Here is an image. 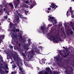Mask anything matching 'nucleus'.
<instances>
[{
    "mask_svg": "<svg viewBox=\"0 0 74 74\" xmlns=\"http://www.w3.org/2000/svg\"><path fill=\"white\" fill-rule=\"evenodd\" d=\"M39 74H43V73H42V71H40L39 73Z\"/></svg>",
    "mask_w": 74,
    "mask_h": 74,
    "instance_id": "58836bf2",
    "label": "nucleus"
},
{
    "mask_svg": "<svg viewBox=\"0 0 74 74\" xmlns=\"http://www.w3.org/2000/svg\"><path fill=\"white\" fill-rule=\"evenodd\" d=\"M5 8L7 7V5H8V3H5Z\"/></svg>",
    "mask_w": 74,
    "mask_h": 74,
    "instance_id": "72a5a7b5",
    "label": "nucleus"
},
{
    "mask_svg": "<svg viewBox=\"0 0 74 74\" xmlns=\"http://www.w3.org/2000/svg\"><path fill=\"white\" fill-rule=\"evenodd\" d=\"M3 37H4V36H0V38H1V37H2V38H3Z\"/></svg>",
    "mask_w": 74,
    "mask_h": 74,
    "instance_id": "6e6d98bb",
    "label": "nucleus"
},
{
    "mask_svg": "<svg viewBox=\"0 0 74 74\" xmlns=\"http://www.w3.org/2000/svg\"><path fill=\"white\" fill-rule=\"evenodd\" d=\"M69 67H70V66L66 64L64 65V68L66 70L65 71V73H68L69 72L68 70L69 69Z\"/></svg>",
    "mask_w": 74,
    "mask_h": 74,
    "instance_id": "0eeeda50",
    "label": "nucleus"
},
{
    "mask_svg": "<svg viewBox=\"0 0 74 74\" xmlns=\"http://www.w3.org/2000/svg\"><path fill=\"white\" fill-rule=\"evenodd\" d=\"M23 58H24V60H26V59H27V58L26 57V56H25V57H24Z\"/></svg>",
    "mask_w": 74,
    "mask_h": 74,
    "instance_id": "ea45409f",
    "label": "nucleus"
},
{
    "mask_svg": "<svg viewBox=\"0 0 74 74\" xmlns=\"http://www.w3.org/2000/svg\"><path fill=\"white\" fill-rule=\"evenodd\" d=\"M24 64L26 66V67H28V66H29V64L27 63V62H26L25 61H24Z\"/></svg>",
    "mask_w": 74,
    "mask_h": 74,
    "instance_id": "412c9836",
    "label": "nucleus"
},
{
    "mask_svg": "<svg viewBox=\"0 0 74 74\" xmlns=\"http://www.w3.org/2000/svg\"><path fill=\"white\" fill-rule=\"evenodd\" d=\"M12 55L14 60H17V61H18L19 56H18V55L17 54L16 52H14V54H12Z\"/></svg>",
    "mask_w": 74,
    "mask_h": 74,
    "instance_id": "423d86ee",
    "label": "nucleus"
},
{
    "mask_svg": "<svg viewBox=\"0 0 74 74\" xmlns=\"http://www.w3.org/2000/svg\"><path fill=\"white\" fill-rule=\"evenodd\" d=\"M29 1H26L25 3H26V4H27L28 3V4L29 5Z\"/></svg>",
    "mask_w": 74,
    "mask_h": 74,
    "instance_id": "de8ad7c7",
    "label": "nucleus"
},
{
    "mask_svg": "<svg viewBox=\"0 0 74 74\" xmlns=\"http://www.w3.org/2000/svg\"><path fill=\"white\" fill-rule=\"evenodd\" d=\"M32 1H30V3H28L29 4V5H30V9H32V8H33V6L32 4Z\"/></svg>",
    "mask_w": 74,
    "mask_h": 74,
    "instance_id": "f3484780",
    "label": "nucleus"
},
{
    "mask_svg": "<svg viewBox=\"0 0 74 74\" xmlns=\"http://www.w3.org/2000/svg\"><path fill=\"white\" fill-rule=\"evenodd\" d=\"M18 36H17V34H13V36L12 37V38L13 40H14L15 38L16 39Z\"/></svg>",
    "mask_w": 74,
    "mask_h": 74,
    "instance_id": "4468645a",
    "label": "nucleus"
},
{
    "mask_svg": "<svg viewBox=\"0 0 74 74\" xmlns=\"http://www.w3.org/2000/svg\"><path fill=\"white\" fill-rule=\"evenodd\" d=\"M47 12H48V13H49V11L48 10H47Z\"/></svg>",
    "mask_w": 74,
    "mask_h": 74,
    "instance_id": "0e129e2a",
    "label": "nucleus"
},
{
    "mask_svg": "<svg viewBox=\"0 0 74 74\" xmlns=\"http://www.w3.org/2000/svg\"><path fill=\"white\" fill-rule=\"evenodd\" d=\"M45 29V27L41 26L39 29L37 30V31L39 33H42L44 34H45V33H44Z\"/></svg>",
    "mask_w": 74,
    "mask_h": 74,
    "instance_id": "39448f33",
    "label": "nucleus"
},
{
    "mask_svg": "<svg viewBox=\"0 0 74 74\" xmlns=\"http://www.w3.org/2000/svg\"><path fill=\"white\" fill-rule=\"evenodd\" d=\"M51 36L53 37V40L54 41H55V42H56V43H58V41H62V38H61L60 37H59V38L58 37L55 38L54 37H53V35H51Z\"/></svg>",
    "mask_w": 74,
    "mask_h": 74,
    "instance_id": "20e7f679",
    "label": "nucleus"
},
{
    "mask_svg": "<svg viewBox=\"0 0 74 74\" xmlns=\"http://www.w3.org/2000/svg\"><path fill=\"white\" fill-rule=\"evenodd\" d=\"M59 25L60 26H62V24L60 23L59 24Z\"/></svg>",
    "mask_w": 74,
    "mask_h": 74,
    "instance_id": "49530a36",
    "label": "nucleus"
},
{
    "mask_svg": "<svg viewBox=\"0 0 74 74\" xmlns=\"http://www.w3.org/2000/svg\"><path fill=\"white\" fill-rule=\"evenodd\" d=\"M21 43H19L17 46V49H21Z\"/></svg>",
    "mask_w": 74,
    "mask_h": 74,
    "instance_id": "6ab92c4d",
    "label": "nucleus"
},
{
    "mask_svg": "<svg viewBox=\"0 0 74 74\" xmlns=\"http://www.w3.org/2000/svg\"><path fill=\"white\" fill-rule=\"evenodd\" d=\"M46 70L47 71L49 72V70H50V68H49V67L46 68Z\"/></svg>",
    "mask_w": 74,
    "mask_h": 74,
    "instance_id": "b1692460",
    "label": "nucleus"
},
{
    "mask_svg": "<svg viewBox=\"0 0 74 74\" xmlns=\"http://www.w3.org/2000/svg\"><path fill=\"white\" fill-rule=\"evenodd\" d=\"M56 72H53V74H56Z\"/></svg>",
    "mask_w": 74,
    "mask_h": 74,
    "instance_id": "052dcab7",
    "label": "nucleus"
},
{
    "mask_svg": "<svg viewBox=\"0 0 74 74\" xmlns=\"http://www.w3.org/2000/svg\"><path fill=\"white\" fill-rule=\"evenodd\" d=\"M70 69L71 70L69 71V73H66V74H71V73H70V72H71V73H72V72H73V67H71Z\"/></svg>",
    "mask_w": 74,
    "mask_h": 74,
    "instance_id": "dca6fc26",
    "label": "nucleus"
},
{
    "mask_svg": "<svg viewBox=\"0 0 74 74\" xmlns=\"http://www.w3.org/2000/svg\"><path fill=\"white\" fill-rule=\"evenodd\" d=\"M9 5H10L11 8L12 9H13V8H14V5H13V4H12V3H10L9 4Z\"/></svg>",
    "mask_w": 74,
    "mask_h": 74,
    "instance_id": "aec40b11",
    "label": "nucleus"
},
{
    "mask_svg": "<svg viewBox=\"0 0 74 74\" xmlns=\"http://www.w3.org/2000/svg\"><path fill=\"white\" fill-rule=\"evenodd\" d=\"M15 42L13 41V40L12 42V43H14Z\"/></svg>",
    "mask_w": 74,
    "mask_h": 74,
    "instance_id": "680f3d73",
    "label": "nucleus"
},
{
    "mask_svg": "<svg viewBox=\"0 0 74 74\" xmlns=\"http://www.w3.org/2000/svg\"><path fill=\"white\" fill-rule=\"evenodd\" d=\"M56 74H59V72H56Z\"/></svg>",
    "mask_w": 74,
    "mask_h": 74,
    "instance_id": "13d9d810",
    "label": "nucleus"
},
{
    "mask_svg": "<svg viewBox=\"0 0 74 74\" xmlns=\"http://www.w3.org/2000/svg\"><path fill=\"white\" fill-rule=\"evenodd\" d=\"M42 63H43V64H45V60H42Z\"/></svg>",
    "mask_w": 74,
    "mask_h": 74,
    "instance_id": "a19ab883",
    "label": "nucleus"
},
{
    "mask_svg": "<svg viewBox=\"0 0 74 74\" xmlns=\"http://www.w3.org/2000/svg\"><path fill=\"white\" fill-rule=\"evenodd\" d=\"M19 37L21 39H22V34H19Z\"/></svg>",
    "mask_w": 74,
    "mask_h": 74,
    "instance_id": "393cba45",
    "label": "nucleus"
},
{
    "mask_svg": "<svg viewBox=\"0 0 74 74\" xmlns=\"http://www.w3.org/2000/svg\"><path fill=\"white\" fill-rule=\"evenodd\" d=\"M60 53H59L60 55H62V51L60 50L59 51Z\"/></svg>",
    "mask_w": 74,
    "mask_h": 74,
    "instance_id": "c03bdc74",
    "label": "nucleus"
},
{
    "mask_svg": "<svg viewBox=\"0 0 74 74\" xmlns=\"http://www.w3.org/2000/svg\"><path fill=\"white\" fill-rule=\"evenodd\" d=\"M29 46H30V45H28V44H26L24 45V47L26 50L28 51L29 49H28V47Z\"/></svg>",
    "mask_w": 74,
    "mask_h": 74,
    "instance_id": "2eb2a0df",
    "label": "nucleus"
},
{
    "mask_svg": "<svg viewBox=\"0 0 74 74\" xmlns=\"http://www.w3.org/2000/svg\"><path fill=\"white\" fill-rule=\"evenodd\" d=\"M51 5H50V7H51L52 8H54V9H56V8H57V7H58V6L56 5L54 3H51Z\"/></svg>",
    "mask_w": 74,
    "mask_h": 74,
    "instance_id": "6e6552de",
    "label": "nucleus"
},
{
    "mask_svg": "<svg viewBox=\"0 0 74 74\" xmlns=\"http://www.w3.org/2000/svg\"><path fill=\"white\" fill-rule=\"evenodd\" d=\"M2 21H4V20L3 19H2Z\"/></svg>",
    "mask_w": 74,
    "mask_h": 74,
    "instance_id": "774afa93",
    "label": "nucleus"
},
{
    "mask_svg": "<svg viewBox=\"0 0 74 74\" xmlns=\"http://www.w3.org/2000/svg\"><path fill=\"white\" fill-rule=\"evenodd\" d=\"M6 73H8V71H5Z\"/></svg>",
    "mask_w": 74,
    "mask_h": 74,
    "instance_id": "e2e57ef3",
    "label": "nucleus"
},
{
    "mask_svg": "<svg viewBox=\"0 0 74 74\" xmlns=\"http://www.w3.org/2000/svg\"><path fill=\"white\" fill-rule=\"evenodd\" d=\"M20 1L19 0H17L15 2H14V4H15V7H16L18 5H19V3Z\"/></svg>",
    "mask_w": 74,
    "mask_h": 74,
    "instance_id": "f8f14e48",
    "label": "nucleus"
},
{
    "mask_svg": "<svg viewBox=\"0 0 74 74\" xmlns=\"http://www.w3.org/2000/svg\"><path fill=\"white\" fill-rule=\"evenodd\" d=\"M6 69H8V66H6Z\"/></svg>",
    "mask_w": 74,
    "mask_h": 74,
    "instance_id": "69168bd1",
    "label": "nucleus"
},
{
    "mask_svg": "<svg viewBox=\"0 0 74 74\" xmlns=\"http://www.w3.org/2000/svg\"><path fill=\"white\" fill-rule=\"evenodd\" d=\"M48 10H51V8H47Z\"/></svg>",
    "mask_w": 74,
    "mask_h": 74,
    "instance_id": "09e8293b",
    "label": "nucleus"
},
{
    "mask_svg": "<svg viewBox=\"0 0 74 74\" xmlns=\"http://www.w3.org/2000/svg\"><path fill=\"white\" fill-rule=\"evenodd\" d=\"M0 64H1V66H3V63H1V62H0Z\"/></svg>",
    "mask_w": 74,
    "mask_h": 74,
    "instance_id": "4d7b16f0",
    "label": "nucleus"
},
{
    "mask_svg": "<svg viewBox=\"0 0 74 74\" xmlns=\"http://www.w3.org/2000/svg\"><path fill=\"white\" fill-rule=\"evenodd\" d=\"M36 5L37 3H36V1H33V5Z\"/></svg>",
    "mask_w": 74,
    "mask_h": 74,
    "instance_id": "4be33fe9",
    "label": "nucleus"
},
{
    "mask_svg": "<svg viewBox=\"0 0 74 74\" xmlns=\"http://www.w3.org/2000/svg\"><path fill=\"white\" fill-rule=\"evenodd\" d=\"M71 64L72 65H73V66H74V62H72L71 63Z\"/></svg>",
    "mask_w": 74,
    "mask_h": 74,
    "instance_id": "a18cd8bd",
    "label": "nucleus"
},
{
    "mask_svg": "<svg viewBox=\"0 0 74 74\" xmlns=\"http://www.w3.org/2000/svg\"><path fill=\"white\" fill-rule=\"evenodd\" d=\"M72 34H73V31H71V35H72Z\"/></svg>",
    "mask_w": 74,
    "mask_h": 74,
    "instance_id": "e433bc0d",
    "label": "nucleus"
},
{
    "mask_svg": "<svg viewBox=\"0 0 74 74\" xmlns=\"http://www.w3.org/2000/svg\"><path fill=\"white\" fill-rule=\"evenodd\" d=\"M71 49V47H69L68 48H67V49H68V50H69L70 49Z\"/></svg>",
    "mask_w": 74,
    "mask_h": 74,
    "instance_id": "79ce46f5",
    "label": "nucleus"
},
{
    "mask_svg": "<svg viewBox=\"0 0 74 74\" xmlns=\"http://www.w3.org/2000/svg\"><path fill=\"white\" fill-rule=\"evenodd\" d=\"M0 7H1V8H3V5H0Z\"/></svg>",
    "mask_w": 74,
    "mask_h": 74,
    "instance_id": "603ef678",
    "label": "nucleus"
},
{
    "mask_svg": "<svg viewBox=\"0 0 74 74\" xmlns=\"http://www.w3.org/2000/svg\"><path fill=\"white\" fill-rule=\"evenodd\" d=\"M18 69L20 71L19 72L20 74H26V72L25 71V69L21 67L22 66V63L21 62L18 64Z\"/></svg>",
    "mask_w": 74,
    "mask_h": 74,
    "instance_id": "f257e3e1",
    "label": "nucleus"
},
{
    "mask_svg": "<svg viewBox=\"0 0 74 74\" xmlns=\"http://www.w3.org/2000/svg\"><path fill=\"white\" fill-rule=\"evenodd\" d=\"M17 15H18L19 16H21V14H20V13H17Z\"/></svg>",
    "mask_w": 74,
    "mask_h": 74,
    "instance_id": "3c124183",
    "label": "nucleus"
},
{
    "mask_svg": "<svg viewBox=\"0 0 74 74\" xmlns=\"http://www.w3.org/2000/svg\"><path fill=\"white\" fill-rule=\"evenodd\" d=\"M2 67L0 66V73H1V74H4L5 73V72L4 70L2 69Z\"/></svg>",
    "mask_w": 74,
    "mask_h": 74,
    "instance_id": "ddd939ff",
    "label": "nucleus"
},
{
    "mask_svg": "<svg viewBox=\"0 0 74 74\" xmlns=\"http://www.w3.org/2000/svg\"><path fill=\"white\" fill-rule=\"evenodd\" d=\"M16 13H17V14L18 13H19V12H18V10H16Z\"/></svg>",
    "mask_w": 74,
    "mask_h": 74,
    "instance_id": "8fccbe9b",
    "label": "nucleus"
},
{
    "mask_svg": "<svg viewBox=\"0 0 74 74\" xmlns=\"http://www.w3.org/2000/svg\"><path fill=\"white\" fill-rule=\"evenodd\" d=\"M9 47L10 48V49H11L12 50V49H13V46H11V45H9Z\"/></svg>",
    "mask_w": 74,
    "mask_h": 74,
    "instance_id": "c756f323",
    "label": "nucleus"
},
{
    "mask_svg": "<svg viewBox=\"0 0 74 74\" xmlns=\"http://www.w3.org/2000/svg\"><path fill=\"white\" fill-rule=\"evenodd\" d=\"M54 59H56V61L58 62L59 61L60 59V58H58V57H54Z\"/></svg>",
    "mask_w": 74,
    "mask_h": 74,
    "instance_id": "5701e85b",
    "label": "nucleus"
},
{
    "mask_svg": "<svg viewBox=\"0 0 74 74\" xmlns=\"http://www.w3.org/2000/svg\"><path fill=\"white\" fill-rule=\"evenodd\" d=\"M71 1H73V2H74V0H71Z\"/></svg>",
    "mask_w": 74,
    "mask_h": 74,
    "instance_id": "338daca9",
    "label": "nucleus"
},
{
    "mask_svg": "<svg viewBox=\"0 0 74 74\" xmlns=\"http://www.w3.org/2000/svg\"><path fill=\"white\" fill-rule=\"evenodd\" d=\"M4 52H6V53H7V54H8V53H7V52L6 51H5V50H4Z\"/></svg>",
    "mask_w": 74,
    "mask_h": 74,
    "instance_id": "864d4df0",
    "label": "nucleus"
},
{
    "mask_svg": "<svg viewBox=\"0 0 74 74\" xmlns=\"http://www.w3.org/2000/svg\"><path fill=\"white\" fill-rule=\"evenodd\" d=\"M30 53L32 54H34V51L33 50L31 51H30Z\"/></svg>",
    "mask_w": 74,
    "mask_h": 74,
    "instance_id": "c85d7f7f",
    "label": "nucleus"
},
{
    "mask_svg": "<svg viewBox=\"0 0 74 74\" xmlns=\"http://www.w3.org/2000/svg\"><path fill=\"white\" fill-rule=\"evenodd\" d=\"M12 66L13 67V69H15V68H16V67H17L16 65V64H15V63L14 64L13 66Z\"/></svg>",
    "mask_w": 74,
    "mask_h": 74,
    "instance_id": "bb28decb",
    "label": "nucleus"
},
{
    "mask_svg": "<svg viewBox=\"0 0 74 74\" xmlns=\"http://www.w3.org/2000/svg\"><path fill=\"white\" fill-rule=\"evenodd\" d=\"M0 59L1 60V61L2 62H4V61H3V57H2L1 56L0 57ZM1 63V61L0 60V63Z\"/></svg>",
    "mask_w": 74,
    "mask_h": 74,
    "instance_id": "cd10ccee",
    "label": "nucleus"
},
{
    "mask_svg": "<svg viewBox=\"0 0 74 74\" xmlns=\"http://www.w3.org/2000/svg\"><path fill=\"white\" fill-rule=\"evenodd\" d=\"M52 26V25L51 24H49L48 25V27L47 28H49V27H51V26Z\"/></svg>",
    "mask_w": 74,
    "mask_h": 74,
    "instance_id": "f704fd0d",
    "label": "nucleus"
},
{
    "mask_svg": "<svg viewBox=\"0 0 74 74\" xmlns=\"http://www.w3.org/2000/svg\"><path fill=\"white\" fill-rule=\"evenodd\" d=\"M14 18L16 19V20L18 23H19V17L17 15H15L14 16Z\"/></svg>",
    "mask_w": 74,
    "mask_h": 74,
    "instance_id": "9b49d317",
    "label": "nucleus"
},
{
    "mask_svg": "<svg viewBox=\"0 0 74 74\" xmlns=\"http://www.w3.org/2000/svg\"><path fill=\"white\" fill-rule=\"evenodd\" d=\"M47 35L48 36H49V37H50V36H49V33H48Z\"/></svg>",
    "mask_w": 74,
    "mask_h": 74,
    "instance_id": "5fc2aeb1",
    "label": "nucleus"
},
{
    "mask_svg": "<svg viewBox=\"0 0 74 74\" xmlns=\"http://www.w3.org/2000/svg\"><path fill=\"white\" fill-rule=\"evenodd\" d=\"M70 10V12L71 13V16L72 18H74V15L73 14V12H74V10H72V7H71L69 8Z\"/></svg>",
    "mask_w": 74,
    "mask_h": 74,
    "instance_id": "9d476101",
    "label": "nucleus"
},
{
    "mask_svg": "<svg viewBox=\"0 0 74 74\" xmlns=\"http://www.w3.org/2000/svg\"><path fill=\"white\" fill-rule=\"evenodd\" d=\"M68 14H69V10H68L66 12V15L67 17L69 16V15H68Z\"/></svg>",
    "mask_w": 74,
    "mask_h": 74,
    "instance_id": "4c0bfd02",
    "label": "nucleus"
},
{
    "mask_svg": "<svg viewBox=\"0 0 74 74\" xmlns=\"http://www.w3.org/2000/svg\"><path fill=\"white\" fill-rule=\"evenodd\" d=\"M28 12H29V11H25V14L26 15H27V14Z\"/></svg>",
    "mask_w": 74,
    "mask_h": 74,
    "instance_id": "473e14b6",
    "label": "nucleus"
},
{
    "mask_svg": "<svg viewBox=\"0 0 74 74\" xmlns=\"http://www.w3.org/2000/svg\"><path fill=\"white\" fill-rule=\"evenodd\" d=\"M22 55L23 56V57H25L26 56L25 55V54H23V53H22Z\"/></svg>",
    "mask_w": 74,
    "mask_h": 74,
    "instance_id": "37998d69",
    "label": "nucleus"
},
{
    "mask_svg": "<svg viewBox=\"0 0 74 74\" xmlns=\"http://www.w3.org/2000/svg\"><path fill=\"white\" fill-rule=\"evenodd\" d=\"M4 19H7L8 18V16H3Z\"/></svg>",
    "mask_w": 74,
    "mask_h": 74,
    "instance_id": "7c9ffc66",
    "label": "nucleus"
},
{
    "mask_svg": "<svg viewBox=\"0 0 74 74\" xmlns=\"http://www.w3.org/2000/svg\"><path fill=\"white\" fill-rule=\"evenodd\" d=\"M70 51H66V52L64 53V55H63L64 58H66V57H67L68 56H69L70 55Z\"/></svg>",
    "mask_w": 74,
    "mask_h": 74,
    "instance_id": "1a4fd4ad",
    "label": "nucleus"
},
{
    "mask_svg": "<svg viewBox=\"0 0 74 74\" xmlns=\"http://www.w3.org/2000/svg\"><path fill=\"white\" fill-rule=\"evenodd\" d=\"M36 52L37 53H38V54H40V51L38 50H36Z\"/></svg>",
    "mask_w": 74,
    "mask_h": 74,
    "instance_id": "2f4dec72",
    "label": "nucleus"
},
{
    "mask_svg": "<svg viewBox=\"0 0 74 74\" xmlns=\"http://www.w3.org/2000/svg\"><path fill=\"white\" fill-rule=\"evenodd\" d=\"M27 19L26 17H23V21H25V20H27Z\"/></svg>",
    "mask_w": 74,
    "mask_h": 74,
    "instance_id": "a878e982",
    "label": "nucleus"
},
{
    "mask_svg": "<svg viewBox=\"0 0 74 74\" xmlns=\"http://www.w3.org/2000/svg\"><path fill=\"white\" fill-rule=\"evenodd\" d=\"M27 57H28L29 59H31L32 58H33V56L32 55H28Z\"/></svg>",
    "mask_w": 74,
    "mask_h": 74,
    "instance_id": "a211bd4d",
    "label": "nucleus"
},
{
    "mask_svg": "<svg viewBox=\"0 0 74 74\" xmlns=\"http://www.w3.org/2000/svg\"><path fill=\"white\" fill-rule=\"evenodd\" d=\"M44 74H49V73L48 72L46 71L44 72Z\"/></svg>",
    "mask_w": 74,
    "mask_h": 74,
    "instance_id": "c9c22d12",
    "label": "nucleus"
},
{
    "mask_svg": "<svg viewBox=\"0 0 74 74\" xmlns=\"http://www.w3.org/2000/svg\"><path fill=\"white\" fill-rule=\"evenodd\" d=\"M4 11H5V8L3 9Z\"/></svg>",
    "mask_w": 74,
    "mask_h": 74,
    "instance_id": "bf43d9fd",
    "label": "nucleus"
},
{
    "mask_svg": "<svg viewBox=\"0 0 74 74\" xmlns=\"http://www.w3.org/2000/svg\"><path fill=\"white\" fill-rule=\"evenodd\" d=\"M48 17V21H49V22H51L53 23V25H54V23H55L56 24L57 23L56 19H55V18H54V17H52L51 15L49 16Z\"/></svg>",
    "mask_w": 74,
    "mask_h": 74,
    "instance_id": "7ed1b4c3",
    "label": "nucleus"
},
{
    "mask_svg": "<svg viewBox=\"0 0 74 74\" xmlns=\"http://www.w3.org/2000/svg\"><path fill=\"white\" fill-rule=\"evenodd\" d=\"M9 25H10V27L11 28V30L12 32H14V33H16V32H19V29H16V27L14 26V24L13 25L12 23H10Z\"/></svg>",
    "mask_w": 74,
    "mask_h": 74,
    "instance_id": "f03ea898",
    "label": "nucleus"
}]
</instances>
